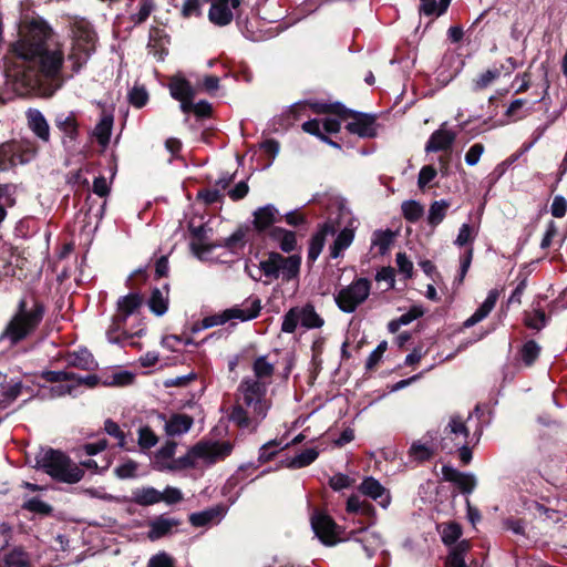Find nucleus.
I'll return each instance as SVG.
<instances>
[{
    "instance_id": "nucleus-40",
    "label": "nucleus",
    "mask_w": 567,
    "mask_h": 567,
    "mask_svg": "<svg viewBox=\"0 0 567 567\" xmlns=\"http://www.w3.org/2000/svg\"><path fill=\"white\" fill-rule=\"evenodd\" d=\"M468 549L470 543L467 540H462L455 545L447 558L450 567H467L465 563V555Z\"/></svg>"
},
{
    "instance_id": "nucleus-28",
    "label": "nucleus",
    "mask_w": 567,
    "mask_h": 567,
    "mask_svg": "<svg viewBox=\"0 0 567 567\" xmlns=\"http://www.w3.org/2000/svg\"><path fill=\"white\" fill-rule=\"evenodd\" d=\"M194 420L192 416L187 414H174L165 424V431L169 436H178L184 433H187Z\"/></svg>"
},
{
    "instance_id": "nucleus-47",
    "label": "nucleus",
    "mask_w": 567,
    "mask_h": 567,
    "mask_svg": "<svg viewBox=\"0 0 567 567\" xmlns=\"http://www.w3.org/2000/svg\"><path fill=\"white\" fill-rule=\"evenodd\" d=\"M477 233H478L477 227L465 223L460 227L458 234L456 236L454 244L458 247H463L468 244H472L475 240Z\"/></svg>"
},
{
    "instance_id": "nucleus-49",
    "label": "nucleus",
    "mask_w": 567,
    "mask_h": 567,
    "mask_svg": "<svg viewBox=\"0 0 567 567\" xmlns=\"http://www.w3.org/2000/svg\"><path fill=\"white\" fill-rule=\"evenodd\" d=\"M423 206L416 200H406L402 204V213L406 220L417 221L423 215Z\"/></svg>"
},
{
    "instance_id": "nucleus-32",
    "label": "nucleus",
    "mask_w": 567,
    "mask_h": 567,
    "mask_svg": "<svg viewBox=\"0 0 567 567\" xmlns=\"http://www.w3.org/2000/svg\"><path fill=\"white\" fill-rule=\"evenodd\" d=\"M125 322L126 320L122 319L117 315L113 317L112 322L106 330V337L111 343H125L131 338V334L124 330Z\"/></svg>"
},
{
    "instance_id": "nucleus-10",
    "label": "nucleus",
    "mask_w": 567,
    "mask_h": 567,
    "mask_svg": "<svg viewBox=\"0 0 567 567\" xmlns=\"http://www.w3.org/2000/svg\"><path fill=\"white\" fill-rule=\"evenodd\" d=\"M233 452V444L223 441L199 442L194 445L185 457V464L194 466L197 461H202L207 465H213L224 461Z\"/></svg>"
},
{
    "instance_id": "nucleus-13",
    "label": "nucleus",
    "mask_w": 567,
    "mask_h": 567,
    "mask_svg": "<svg viewBox=\"0 0 567 567\" xmlns=\"http://www.w3.org/2000/svg\"><path fill=\"white\" fill-rule=\"evenodd\" d=\"M33 151L23 142L11 141L0 145V171H7L18 164L32 159Z\"/></svg>"
},
{
    "instance_id": "nucleus-21",
    "label": "nucleus",
    "mask_w": 567,
    "mask_h": 567,
    "mask_svg": "<svg viewBox=\"0 0 567 567\" xmlns=\"http://www.w3.org/2000/svg\"><path fill=\"white\" fill-rule=\"evenodd\" d=\"M336 231L337 227L333 223L327 221L322 225L321 229L310 240L308 260L315 261L319 257L324 246L326 236L333 235Z\"/></svg>"
},
{
    "instance_id": "nucleus-39",
    "label": "nucleus",
    "mask_w": 567,
    "mask_h": 567,
    "mask_svg": "<svg viewBox=\"0 0 567 567\" xmlns=\"http://www.w3.org/2000/svg\"><path fill=\"white\" fill-rule=\"evenodd\" d=\"M524 323L533 330H540L547 323L545 311L539 307H533L532 310L525 311Z\"/></svg>"
},
{
    "instance_id": "nucleus-19",
    "label": "nucleus",
    "mask_w": 567,
    "mask_h": 567,
    "mask_svg": "<svg viewBox=\"0 0 567 567\" xmlns=\"http://www.w3.org/2000/svg\"><path fill=\"white\" fill-rule=\"evenodd\" d=\"M359 489L362 494L377 501L383 508H386L391 503L389 492L373 477L364 478Z\"/></svg>"
},
{
    "instance_id": "nucleus-29",
    "label": "nucleus",
    "mask_w": 567,
    "mask_h": 567,
    "mask_svg": "<svg viewBox=\"0 0 567 567\" xmlns=\"http://www.w3.org/2000/svg\"><path fill=\"white\" fill-rule=\"evenodd\" d=\"M143 302V298L140 293H130L118 299L117 301V316L122 319L127 320V318L133 315Z\"/></svg>"
},
{
    "instance_id": "nucleus-52",
    "label": "nucleus",
    "mask_w": 567,
    "mask_h": 567,
    "mask_svg": "<svg viewBox=\"0 0 567 567\" xmlns=\"http://www.w3.org/2000/svg\"><path fill=\"white\" fill-rule=\"evenodd\" d=\"M462 535V528L457 523H449L443 526L442 542L446 545L454 544Z\"/></svg>"
},
{
    "instance_id": "nucleus-44",
    "label": "nucleus",
    "mask_w": 567,
    "mask_h": 567,
    "mask_svg": "<svg viewBox=\"0 0 567 567\" xmlns=\"http://www.w3.org/2000/svg\"><path fill=\"white\" fill-rule=\"evenodd\" d=\"M392 243L393 233L389 229L378 230L373 234L372 246L378 249L380 255L386 254Z\"/></svg>"
},
{
    "instance_id": "nucleus-4",
    "label": "nucleus",
    "mask_w": 567,
    "mask_h": 567,
    "mask_svg": "<svg viewBox=\"0 0 567 567\" xmlns=\"http://www.w3.org/2000/svg\"><path fill=\"white\" fill-rule=\"evenodd\" d=\"M41 458L38 460L43 471L54 481L65 484H76L84 477V470L73 462L65 453L51 447H41Z\"/></svg>"
},
{
    "instance_id": "nucleus-63",
    "label": "nucleus",
    "mask_w": 567,
    "mask_h": 567,
    "mask_svg": "<svg viewBox=\"0 0 567 567\" xmlns=\"http://www.w3.org/2000/svg\"><path fill=\"white\" fill-rule=\"evenodd\" d=\"M197 198L203 200L206 205H212L215 203H219L223 198L220 189L217 188H208L203 189L198 193Z\"/></svg>"
},
{
    "instance_id": "nucleus-41",
    "label": "nucleus",
    "mask_w": 567,
    "mask_h": 567,
    "mask_svg": "<svg viewBox=\"0 0 567 567\" xmlns=\"http://www.w3.org/2000/svg\"><path fill=\"white\" fill-rule=\"evenodd\" d=\"M433 454V447L420 441H414L409 449V456L415 462H425L432 458Z\"/></svg>"
},
{
    "instance_id": "nucleus-58",
    "label": "nucleus",
    "mask_w": 567,
    "mask_h": 567,
    "mask_svg": "<svg viewBox=\"0 0 567 567\" xmlns=\"http://www.w3.org/2000/svg\"><path fill=\"white\" fill-rule=\"evenodd\" d=\"M183 501V493L179 488L173 486H166L163 492H161V502L166 505H174Z\"/></svg>"
},
{
    "instance_id": "nucleus-23",
    "label": "nucleus",
    "mask_w": 567,
    "mask_h": 567,
    "mask_svg": "<svg viewBox=\"0 0 567 567\" xmlns=\"http://www.w3.org/2000/svg\"><path fill=\"white\" fill-rule=\"evenodd\" d=\"M498 297L499 292L497 289L489 290L484 302L476 309V311L470 318L465 320L464 327L471 328L476 323L481 322L482 320H484L494 309Z\"/></svg>"
},
{
    "instance_id": "nucleus-15",
    "label": "nucleus",
    "mask_w": 567,
    "mask_h": 567,
    "mask_svg": "<svg viewBox=\"0 0 567 567\" xmlns=\"http://www.w3.org/2000/svg\"><path fill=\"white\" fill-rule=\"evenodd\" d=\"M310 522L312 530L322 544L331 546L338 542V526L329 515L315 511Z\"/></svg>"
},
{
    "instance_id": "nucleus-27",
    "label": "nucleus",
    "mask_w": 567,
    "mask_h": 567,
    "mask_svg": "<svg viewBox=\"0 0 567 567\" xmlns=\"http://www.w3.org/2000/svg\"><path fill=\"white\" fill-rule=\"evenodd\" d=\"M132 502L140 506H152L161 503V491L153 486H143L132 491Z\"/></svg>"
},
{
    "instance_id": "nucleus-9",
    "label": "nucleus",
    "mask_w": 567,
    "mask_h": 567,
    "mask_svg": "<svg viewBox=\"0 0 567 567\" xmlns=\"http://www.w3.org/2000/svg\"><path fill=\"white\" fill-rule=\"evenodd\" d=\"M372 284L368 278L354 279L339 289L333 298L338 308L346 313H353L364 303L371 293Z\"/></svg>"
},
{
    "instance_id": "nucleus-64",
    "label": "nucleus",
    "mask_w": 567,
    "mask_h": 567,
    "mask_svg": "<svg viewBox=\"0 0 567 567\" xmlns=\"http://www.w3.org/2000/svg\"><path fill=\"white\" fill-rule=\"evenodd\" d=\"M455 484L463 493L470 494L476 487V478L473 474L463 473Z\"/></svg>"
},
{
    "instance_id": "nucleus-14",
    "label": "nucleus",
    "mask_w": 567,
    "mask_h": 567,
    "mask_svg": "<svg viewBox=\"0 0 567 567\" xmlns=\"http://www.w3.org/2000/svg\"><path fill=\"white\" fill-rule=\"evenodd\" d=\"M208 20L216 27L231 23L240 7V0H209Z\"/></svg>"
},
{
    "instance_id": "nucleus-51",
    "label": "nucleus",
    "mask_w": 567,
    "mask_h": 567,
    "mask_svg": "<svg viewBox=\"0 0 567 567\" xmlns=\"http://www.w3.org/2000/svg\"><path fill=\"white\" fill-rule=\"evenodd\" d=\"M138 463L133 460H126L115 467L114 474L121 480L133 478L136 476Z\"/></svg>"
},
{
    "instance_id": "nucleus-30",
    "label": "nucleus",
    "mask_w": 567,
    "mask_h": 567,
    "mask_svg": "<svg viewBox=\"0 0 567 567\" xmlns=\"http://www.w3.org/2000/svg\"><path fill=\"white\" fill-rule=\"evenodd\" d=\"M148 307L151 311L156 316H163L168 309V287L165 286L163 289L154 288L152 290Z\"/></svg>"
},
{
    "instance_id": "nucleus-22",
    "label": "nucleus",
    "mask_w": 567,
    "mask_h": 567,
    "mask_svg": "<svg viewBox=\"0 0 567 567\" xmlns=\"http://www.w3.org/2000/svg\"><path fill=\"white\" fill-rule=\"evenodd\" d=\"M498 297L499 292L497 289L489 290L484 302L476 309V311L470 318L465 320L464 327L471 328L476 323L481 322L482 320H484L494 309Z\"/></svg>"
},
{
    "instance_id": "nucleus-46",
    "label": "nucleus",
    "mask_w": 567,
    "mask_h": 567,
    "mask_svg": "<svg viewBox=\"0 0 567 567\" xmlns=\"http://www.w3.org/2000/svg\"><path fill=\"white\" fill-rule=\"evenodd\" d=\"M302 130L308 134L319 137L322 142L327 143L328 145H330L334 148H340V145L337 142L332 141L331 138H329L328 136H326L322 133V131L320 130L319 120L313 118V120H309V121L305 122L302 124Z\"/></svg>"
},
{
    "instance_id": "nucleus-20",
    "label": "nucleus",
    "mask_w": 567,
    "mask_h": 567,
    "mask_svg": "<svg viewBox=\"0 0 567 567\" xmlns=\"http://www.w3.org/2000/svg\"><path fill=\"white\" fill-rule=\"evenodd\" d=\"M252 373L251 377L247 378L270 385L275 373V362L270 361L268 355H259L252 362Z\"/></svg>"
},
{
    "instance_id": "nucleus-12",
    "label": "nucleus",
    "mask_w": 567,
    "mask_h": 567,
    "mask_svg": "<svg viewBox=\"0 0 567 567\" xmlns=\"http://www.w3.org/2000/svg\"><path fill=\"white\" fill-rule=\"evenodd\" d=\"M261 310L259 299L247 300L240 306L224 310L221 313L204 318L203 327L212 328L215 326L224 324L229 320L238 319L240 321L251 320L258 317Z\"/></svg>"
},
{
    "instance_id": "nucleus-53",
    "label": "nucleus",
    "mask_w": 567,
    "mask_h": 567,
    "mask_svg": "<svg viewBox=\"0 0 567 567\" xmlns=\"http://www.w3.org/2000/svg\"><path fill=\"white\" fill-rule=\"evenodd\" d=\"M104 431L114 439L117 440V445L124 449L126 445L125 433L121 430L120 425L111 419L104 422Z\"/></svg>"
},
{
    "instance_id": "nucleus-16",
    "label": "nucleus",
    "mask_w": 567,
    "mask_h": 567,
    "mask_svg": "<svg viewBox=\"0 0 567 567\" xmlns=\"http://www.w3.org/2000/svg\"><path fill=\"white\" fill-rule=\"evenodd\" d=\"M340 118H351L346 128L349 133L359 137L370 138L377 135L375 118L372 115L348 110Z\"/></svg>"
},
{
    "instance_id": "nucleus-34",
    "label": "nucleus",
    "mask_w": 567,
    "mask_h": 567,
    "mask_svg": "<svg viewBox=\"0 0 567 567\" xmlns=\"http://www.w3.org/2000/svg\"><path fill=\"white\" fill-rule=\"evenodd\" d=\"M445 433L454 435V441L456 444H468V430L464 423V421L460 416H452L447 426L445 427Z\"/></svg>"
},
{
    "instance_id": "nucleus-55",
    "label": "nucleus",
    "mask_w": 567,
    "mask_h": 567,
    "mask_svg": "<svg viewBox=\"0 0 567 567\" xmlns=\"http://www.w3.org/2000/svg\"><path fill=\"white\" fill-rule=\"evenodd\" d=\"M154 10V2L153 0H140V8L138 11L134 14H132L131 19L135 24L143 23L147 20V18L151 16V13Z\"/></svg>"
},
{
    "instance_id": "nucleus-48",
    "label": "nucleus",
    "mask_w": 567,
    "mask_h": 567,
    "mask_svg": "<svg viewBox=\"0 0 567 567\" xmlns=\"http://www.w3.org/2000/svg\"><path fill=\"white\" fill-rule=\"evenodd\" d=\"M310 107L315 113L318 114H336L339 117L344 116V114L348 112V109H346L340 103H312L310 104Z\"/></svg>"
},
{
    "instance_id": "nucleus-11",
    "label": "nucleus",
    "mask_w": 567,
    "mask_h": 567,
    "mask_svg": "<svg viewBox=\"0 0 567 567\" xmlns=\"http://www.w3.org/2000/svg\"><path fill=\"white\" fill-rule=\"evenodd\" d=\"M324 320L317 313L311 303L301 307H292L289 309L281 323V331L285 333H293L300 324L306 329H319L323 326Z\"/></svg>"
},
{
    "instance_id": "nucleus-45",
    "label": "nucleus",
    "mask_w": 567,
    "mask_h": 567,
    "mask_svg": "<svg viewBox=\"0 0 567 567\" xmlns=\"http://www.w3.org/2000/svg\"><path fill=\"white\" fill-rule=\"evenodd\" d=\"M502 74V70L497 66L486 70L482 74H480L474 81H473V89L475 91H480L483 89H486L496 79H498Z\"/></svg>"
},
{
    "instance_id": "nucleus-3",
    "label": "nucleus",
    "mask_w": 567,
    "mask_h": 567,
    "mask_svg": "<svg viewBox=\"0 0 567 567\" xmlns=\"http://www.w3.org/2000/svg\"><path fill=\"white\" fill-rule=\"evenodd\" d=\"M268 386L262 381L245 377L237 389V403L230 412V421L239 427L255 430L271 408Z\"/></svg>"
},
{
    "instance_id": "nucleus-31",
    "label": "nucleus",
    "mask_w": 567,
    "mask_h": 567,
    "mask_svg": "<svg viewBox=\"0 0 567 567\" xmlns=\"http://www.w3.org/2000/svg\"><path fill=\"white\" fill-rule=\"evenodd\" d=\"M270 237L278 243L279 248L285 252H291L296 248L297 239L293 231L274 227L270 230Z\"/></svg>"
},
{
    "instance_id": "nucleus-35",
    "label": "nucleus",
    "mask_w": 567,
    "mask_h": 567,
    "mask_svg": "<svg viewBox=\"0 0 567 567\" xmlns=\"http://www.w3.org/2000/svg\"><path fill=\"white\" fill-rule=\"evenodd\" d=\"M68 363L82 370H93L96 365L93 355L86 349H81L69 354Z\"/></svg>"
},
{
    "instance_id": "nucleus-18",
    "label": "nucleus",
    "mask_w": 567,
    "mask_h": 567,
    "mask_svg": "<svg viewBox=\"0 0 567 567\" xmlns=\"http://www.w3.org/2000/svg\"><path fill=\"white\" fill-rule=\"evenodd\" d=\"M177 518L159 515L148 523L147 537L151 540H157L169 534L179 526Z\"/></svg>"
},
{
    "instance_id": "nucleus-38",
    "label": "nucleus",
    "mask_w": 567,
    "mask_h": 567,
    "mask_svg": "<svg viewBox=\"0 0 567 567\" xmlns=\"http://www.w3.org/2000/svg\"><path fill=\"white\" fill-rule=\"evenodd\" d=\"M420 13L440 17L446 12L451 0H420Z\"/></svg>"
},
{
    "instance_id": "nucleus-6",
    "label": "nucleus",
    "mask_w": 567,
    "mask_h": 567,
    "mask_svg": "<svg viewBox=\"0 0 567 567\" xmlns=\"http://www.w3.org/2000/svg\"><path fill=\"white\" fill-rule=\"evenodd\" d=\"M73 43L69 59L72 62V70L79 72L95 51L96 33L92 24L84 18L72 19Z\"/></svg>"
},
{
    "instance_id": "nucleus-1",
    "label": "nucleus",
    "mask_w": 567,
    "mask_h": 567,
    "mask_svg": "<svg viewBox=\"0 0 567 567\" xmlns=\"http://www.w3.org/2000/svg\"><path fill=\"white\" fill-rule=\"evenodd\" d=\"M35 18L21 3L19 40L12 45V65L8 70L11 89L19 96H30L35 89Z\"/></svg>"
},
{
    "instance_id": "nucleus-8",
    "label": "nucleus",
    "mask_w": 567,
    "mask_h": 567,
    "mask_svg": "<svg viewBox=\"0 0 567 567\" xmlns=\"http://www.w3.org/2000/svg\"><path fill=\"white\" fill-rule=\"evenodd\" d=\"M35 326V303L28 307L27 300L19 302V311L7 324L4 331L0 336V343L14 346L23 340Z\"/></svg>"
},
{
    "instance_id": "nucleus-43",
    "label": "nucleus",
    "mask_w": 567,
    "mask_h": 567,
    "mask_svg": "<svg viewBox=\"0 0 567 567\" xmlns=\"http://www.w3.org/2000/svg\"><path fill=\"white\" fill-rule=\"evenodd\" d=\"M55 124L71 140L75 138L78 134V123L73 113H70L69 115H58Z\"/></svg>"
},
{
    "instance_id": "nucleus-5",
    "label": "nucleus",
    "mask_w": 567,
    "mask_h": 567,
    "mask_svg": "<svg viewBox=\"0 0 567 567\" xmlns=\"http://www.w3.org/2000/svg\"><path fill=\"white\" fill-rule=\"evenodd\" d=\"M300 267V255L285 257L279 252L271 251L266 258L260 260L258 265L259 276H256L251 271H248V274L255 280H259L261 276H264L266 278L265 284H270L279 278L285 282H289L298 279Z\"/></svg>"
},
{
    "instance_id": "nucleus-24",
    "label": "nucleus",
    "mask_w": 567,
    "mask_h": 567,
    "mask_svg": "<svg viewBox=\"0 0 567 567\" xmlns=\"http://www.w3.org/2000/svg\"><path fill=\"white\" fill-rule=\"evenodd\" d=\"M278 220L279 212L271 204L260 207L254 213V226L258 231L270 228Z\"/></svg>"
},
{
    "instance_id": "nucleus-25",
    "label": "nucleus",
    "mask_w": 567,
    "mask_h": 567,
    "mask_svg": "<svg viewBox=\"0 0 567 567\" xmlns=\"http://www.w3.org/2000/svg\"><path fill=\"white\" fill-rule=\"evenodd\" d=\"M355 225L354 220H350L338 234L333 245L330 248V256L331 258H338L341 252L350 247L354 239V231H355Z\"/></svg>"
},
{
    "instance_id": "nucleus-17",
    "label": "nucleus",
    "mask_w": 567,
    "mask_h": 567,
    "mask_svg": "<svg viewBox=\"0 0 567 567\" xmlns=\"http://www.w3.org/2000/svg\"><path fill=\"white\" fill-rule=\"evenodd\" d=\"M456 132L447 127L444 122L429 137L424 151L426 153L449 152L456 140Z\"/></svg>"
},
{
    "instance_id": "nucleus-7",
    "label": "nucleus",
    "mask_w": 567,
    "mask_h": 567,
    "mask_svg": "<svg viewBox=\"0 0 567 567\" xmlns=\"http://www.w3.org/2000/svg\"><path fill=\"white\" fill-rule=\"evenodd\" d=\"M42 379L47 383L38 385V399H55L66 394H72L74 385L71 382L85 383L89 386L96 384L95 375H87L85 378H75L73 373L64 371H45L42 373Z\"/></svg>"
},
{
    "instance_id": "nucleus-50",
    "label": "nucleus",
    "mask_w": 567,
    "mask_h": 567,
    "mask_svg": "<svg viewBox=\"0 0 567 567\" xmlns=\"http://www.w3.org/2000/svg\"><path fill=\"white\" fill-rule=\"evenodd\" d=\"M539 353L540 347L534 340L525 342L520 350L522 360L527 367L535 362Z\"/></svg>"
},
{
    "instance_id": "nucleus-42",
    "label": "nucleus",
    "mask_w": 567,
    "mask_h": 567,
    "mask_svg": "<svg viewBox=\"0 0 567 567\" xmlns=\"http://www.w3.org/2000/svg\"><path fill=\"white\" fill-rule=\"evenodd\" d=\"M113 118L104 116L94 128V136L102 146H106L110 142L112 132Z\"/></svg>"
},
{
    "instance_id": "nucleus-62",
    "label": "nucleus",
    "mask_w": 567,
    "mask_h": 567,
    "mask_svg": "<svg viewBox=\"0 0 567 567\" xmlns=\"http://www.w3.org/2000/svg\"><path fill=\"white\" fill-rule=\"evenodd\" d=\"M396 266L399 271L405 276V278H411L413 272V264L408 258L405 252H398L395 258Z\"/></svg>"
},
{
    "instance_id": "nucleus-56",
    "label": "nucleus",
    "mask_w": 567,
    "mask_h": 567,
    "mask_svg": "<svg viewBox=\"0 0 567 567\" xmlns=\"http://www.w3.org/2000/svg\"><path fill=\"white\" fill-rule=\"evenodd\" d=\"M157 436L150 426H142L138 430V445L142 449H151L156 445Z\"/></svg>"
},
{
    "instance_id": "nucleus-33",
    "label": "nucleus",
    "mask_w": 567,
    "mask_h": 567,
    "mask_svg": "<svg viewBox=\"0 0 567 567\" xmlns=\"http://www.w3.org/2000/svg\"><path fill=\"white\" fill-rule=\"evenodd\" d=\"M319 456V451L315 447L306 449L296 456L287 458L285 466L291 470H298L312 464Z\"/></svg>"
},
{
    "instance_id": "nucleus-61",
    "label": "nucleus",
    "mask_w": 567,
    "mask_h": 567,
    "mask_svg": "<svg viewBox=\"0 0 567 567\" xmlns=\"http://www.w3.org/2000/svg\"><path fill=\"white\" fill-rule=\"evenodd\" d=\"M485 151V147L482 143H475L473 144L468 151L466 152L465 154V163L468 165V166H474L476 165L480 159H481V156L482 154L484 153Z\"/></svg>"
},
{
    "instance_id": "nucleus-2",
    "label": "nucleus",
    "mask_w": 567,
    "mask_h": 567,
    "mask_svg": "<svg viewBox=\"0 0 567 567\" xmlns=\"http://www.w3.org/2000/svg\"><path fill=\"white\" fill-rule=\"evenodd\" d=\"M63 65L64 51L59 35L38 17V96L50 97L63 86Z\"/></svg>"
},
{
    "instance_id": "nucleus-54",
    "label": "nucleus",
    "mask_w": 567,
    "mask_h": 567,
    "mask_svg": "<svg viewBox=\"0 0 567 567\" xmlns=\"http://www.w3.org/2000/svg\"><path fill=\"white\" fill-rule=\"evenodd\" d=\"M206 2H209V0H184L181 13L184 18L199 17L202 14V6Z\"/></svg>"
},
{
    "instance_id": "nucleus-36",
    "label": "nucleus",
    "mask_w": 567,
    "mask_h": 567,
    "mask_svg": "<svg viewBox=\"0 0 567 567\" xmlns=\"http://www.w3.org/2000/svg\"><path fill=\"white\" fill-rule=\"evenodd\" d=\"M169 91L175 100L194 97V90L190 83L183 78H173L169 82Z\"/></svg>"
},
{
    "instance_id": "nucleus-59",
    "label": "nucleus",
    "mask_w": 567,
    "mask_h": 567,
    "mask_svg": "<svg viewBox=\"0 0 567 567\" xmlns=\"http://www.w3.org/2000/svg\"><path fill=\"white\" fill-rule=\"evenodd\" d=\"M0 386L3 395V402H10L14 400L21 392V384L18 381L11 380L7 385L0 383Z\"/></svg>"
},
{
    "instance_id": "nucleus-26",
    "label": "nucleus",
    "mask_w": 567,
    "mask_h": 567,
    "mask_svg": "<svg viewBox=\"0 0 567 567\" xmlns=\"http://www.w3.org/2000/svg\"><path fill=\"white\" fill-rule=\"evenodd\" d=\"M225 511L221 506H215L202 512L189 515V523L195 527H204L212 523H218L223 518Z\"/></svg>"
},
{
    "instance_id": "nucleus-37",
    "label": "nucleus",
    "mask_w": 567,
    "mask_h": 567,
    "mask_svg": "<svg viewBox=\"0 0 567 567\" xmlns=\"http://www.w3.org/2000/svg\"><path fill=\"white\" fill-rule=\"evenodd\" d=\"M450 203L445 199L435 200L429 208L427 223L432 227L440 225L446 216Z\"/></svg>"
},
{
    "instance_id": "nucleus-60",
    "label": "nucleus",
    "mask_w": 567,
    "mask_h": 567,
    "mask_svg": "<svg viewBox=\"0 0 567 567\" xmlns=\"http://www.w3.org/2000/svg\"><path fill=\"white\" fill-rule=\"evenodd\" d=\"M386 349H388V342L386 341L380 342L378 344V347L368 357L367 362H365V368L368 370L373 369L381 361Z\"/></svg>"
},
{
    "instance_id": "nucleus-57",
    "label": "nucleus",
    "mask_w": 567,
    "mask_h": 567,
    "mask_svg": "<svg viewBox=\"0 0 567 567\" xmlns=\"http://www.w3.org/2000/svg\"><path fill=\"white\" fill-rule=\"evenodd\" d=\"M128 100L135 107H143L148 101V93L143 86H134L128 93Z\"/></svg>"
}]
</instances>
